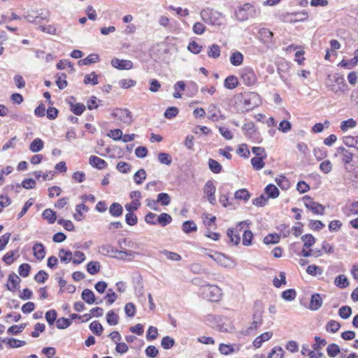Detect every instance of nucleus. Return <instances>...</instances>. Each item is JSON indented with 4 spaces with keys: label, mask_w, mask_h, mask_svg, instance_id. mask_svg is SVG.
I'll return each instance as SVG.
<instances>
[{
    "label": "nucleus",
    "mask_w": 358,
    "mask_h": 358,
    "mask_svg": "<svg viewBox=\"0 0 358 358\" xmlns=\"http://www.w3.org/2000/svg\"><path fill=\"white\" fill-rule=\"evenodd\" d=\"M146 178V173L144 169L138 170L134 176V179L136 184L140 185Z\"/></svg>",
    "instance_id": "4d7b16f0"
},
{
    "label": "nucleus",
    "mask_w": 358,
    "mask_h": 358,
    "mask_svg": "<svg viewBox=\"0 0 358 358\" xmlns=\"http://www.w3.org/2000/svg\"><path fill=\"white\" fill-rule=\"evenodd\" d=\"M101 265L99 262L92 261L87 265V271L91 275H95L100 271Z\"/></svg>",
    "instance_id": "a211bd4d"
},
{
    "label": "nucleus",
    "mask_w": 358,
    "mask_h": 358,
    "mask_svg": "<svg viewBox=\"0 0 358 358\" xmlns=\"http://www.w3.org/2000/svg\"><path fill=\"white\" fill-rule=\"evenodd\" d=\"M207 54L209 57L215 59L219 57L220 55V48L219 45L213 44L212 45L209 46Z\"/></svg>",
    "instance_id": "2f4dec72"
},
{
    "label": "nucleus",
    "mask_w": 358,
    "mask_h": 358,
    "mask_svg": "<svg viewBox=\"0 0 358 358\" xmlns=\"http://www.w3.org/2000/svg\"><path fill=\"white\" fill-rule=\"evenodd\" d=\"M110 213L114 217H119L123 213L122 206L118 203H113L109 208Z\"/></svg>",
    "instance_id": "412c9836"
},
{
    "label": "nucleus",
    "mask_w": 358,
    "mask_h": 358,
    "mask_svg": "<svg viewBox=\"0 0 358 358\" xmlns=\"http://www.w3.org/2000/svg\"><path fill=\"white\" fill-rule=\"evenodd\" d=\"M182 230L186 234H189L192 231H196L197 227L194 221L187 220L182 224Z\"/></svg>",
    "instance_id": "7c9ffc66"
},
{
    "label": "nucleus",
    "mask_w": 358,
    "mask_h": 358,
    "mask_svg": "<svg viewBox=\"0 0 358 358\" xmlns=\"http://www.w3.org/2000/svg\"><path fill=\"white\" fill-rule=\"evenodd\" d=\"M34 255L38 259H43L45 257V248L42 243H37L33 246Z\"/></svg>",
    "instance_id": "ddd939ff"
},
{
    "label": "nucleus",
    "mask_w": 358,
    "mask_h": 358,
    "mask_svg": "<svg viewBox=\"0 0 358 358\" xmlns=\"http://www.w3.org/2000/svg\"><path fill=\"white\" fill-rule=\"evenodd\" d=\"M111 65L119 70H129L133 67L131 61L117 58H114L111 60Z\"/></svg>",
    "instance_id": "1a4fd4ad"
},
{
    "label": "nucleus",
    "mask_w": 358,
    "mask_h": 358,
    "mask_svg": "<svg viewBox=\"0 0 358 358\" xmlns=\"http://www.w3.org/2000/svg\"><path fill=\"white\" fill-rule=\"evenodd\" d=\"M71 324V320L65 317L59 318L56 322V326L59 329H64L69 327Z\"/></svg>",
    "instance_id": "864d4df0"
},
{
    "label": "nucleus",
    "mask_w": 358,
    "mask_h": 358,
    "mask_svg": "<svg viewBox=\"0 0 358 358\" xmlns=\"http://www.w3.org/2000/svg\"><path fill=\"white\" fill-rule=\"evenodd\" d=\"M341 328V324L335 320H330L326 326L327 331L331 333H336Z\"/></svg>",
    "instance_id": "a19ab883"
},
{
    "label": "nucleus",
    "mask_w": 358,
    "mask_h": 358,
    "mask_svg": "<svg viewBox=\"0 0 358 358\" xmlns=\"http://www.w3.org/2000/svg\"><path fill=\"white\" fill-rule=\"evenodd\" d=\"M45 319L50 325H52L57 319V313L55 310H50L46 312Z\"/></svg>",
    "instance_id": "338daca9"
},
{
    "label": "nucleus",
    "mask_w": 358,
    "mask_h": 358,
    "mask_svg": "<svg viewBox=\"0 0 358 358\" xmlns=\"http://www.w3.org/2000/svg\"><path fill=\"white\" fill-rule=\"evenodd\" d=\"M266 157H255L251 159V164L253 166V168L256 170H260L263 169L264 166V159H266Z\"/></svg>",
    "instance_id": "72a5a7b5"
},
{
    "label": "nucleus",
    "mask_w": 358,
    "mask_h": 358,
    "mask_svg": "<svg viewBox=\"0 0 358 358\" xmlns=\"http://www.w3.org/2000/svg\"><path fill=\"white\" fill-rule=\"evenodd\" d=\"M296 296V292L294 289H289L282 292L281 296L286 301H293Z\"/></svg>",
    "instance_id": "37998d69"
},
{
    "label": "nucleus",
    "mask_w": 358,
    "mask_h": 358,
    "mask_svg": "<svg viewBox=\"0 0 358 358\" xmlns=\"http://www.w3.org/2000/svg\"><path fill=\"white\" fill-rule=\"evenodd\" d=\"M111 115L127 125H130L133 122L131 113L127 108H117L112 113Z\"/></svg>",
    "instance_id": "39448f33"
},
{
    "label": "nucleus",
    "mask_w": 358,
    "mask_h": 358,
    "mask_svg": "<svg viewBox=\"0 0 358 358\" xmlns=\"http://www.w3.org/2000/svg\"><path fill=\"white\" fill-rule=\"evenodd\" d=\"M224 87L227 89H234L238 85V79L234 76H228L224 80Z\"/></svg>",
    "instance_id": "393cba45"
},
{
    "label": "nucleus",
    "mask_w": 358,
    "mask_h": 358,
    "mask_svg": "<svg viewBox=\"0 0 358 358\" xmlns=\"http://www.w3.org/2000/svg\"><path fill=\"white\" fill-rule=\"evenodd\" d=\"M83 82L86 85L91 84L92 85H96L99 83L98 76L95 72H92L85 76Z\"/></svg>",
    "instance_id": "473e14b6"
},
{
    "label": "nucleus",
    "mask_w": 358,
    "mask_h": 358,
    "mask_svg": "<svg viewBox=\"0 0 358 358\" xmlns=\"http://www.w3.org/2000/svg\"><path fill=\"white\" fill-rule=\"evenodd\" d=\"M227 236L230 239V242L234 245H237L240 243V236L238 234H234L233 229H229L227 230Z\"/></svg>",
    "instance_id": "6e6d98bb"
},
{
    "label": "nucleus",
    "mask_w": 358,
    "mask_h": 358,
    "mask_svg": "<svg viewBox=\"0 0 358 358\" xmlns=\"http://www.w3.org/2000/svg\"><path fill=\"white\" fill-rule=\"evenodd\" d=\"M273 36V32L266 28H262L259 30V38L264 44L268 45L272 43Z\"/></svg>",
    "instance_id": "9d476101"
},
{
    "label": "nucleus",
    "mask_w": 358,
    "mask_h": 358,
    "mask_svg": "<svg viewBox=\"0 0 358 358\" xmlns=\"http://www.w3.org/2000/svg\"><path fill=\"white\" fill-rule=\"evenodd\" d=\"M36 185V182L32 178H27L24 179L22 184H16V187L18 188H20L21 187H24V189H33Z\"/></svg>",
    "instance_id": "49530a36"
},
{
    "label": "nucleus",
    "mask_w": 358,
    "mask_h": 358,
    "mask_svg": "<svg viewBox=\"0 0 358 358\" xmlns=\"http://www.w3.org/2000/svg\"><path fill=\"white\" fill-rule=\"evenodd\" d=\"M298 15H299V13H292V14H289V13H285V14H282L280 15V20L285 22H295V21H297V20H302L305 18L307 17V14L305 13H301V15H303L300 19L299 18H296V17H296Z\"/></svg>",
    "instance_id": "f8f14e48"
},
{
    "label": "nucleus",
    "mask_w": 358,
    "mask_h": 358,
    "mask_svg": "<svg viewBox=\"0 0 358 358\" xmlns=\"http://www.w3.org/2000/svg\"><path fill=\"white\" fill-rule=\"evenodd\" d=\"M352 314V308L348 306H343L338 310L339 316L344 319H348Z\"/></svg>",
    "instance_id": "ea45409f"
},
{
    "label": "nucleus",
    "mask_w": 358,
    "mask_h": 358,
    "mask_svg": "<svg viewBox=\"0 0 358 358\" xmlns=\"http://www.w3.org/2000/svg\"><path fill=\"white\" fill-rule=\"evenodd\" d=\"M284 351L281 347L275 346L268 354V358H282Z\"/></svg>",
    "instance_id": "c03bdc74"
},
{
    "label": "nucleus",
    "mask_w": 358,
    "mask_h": 358,
    "mask_svg": "<svg viewBox=\"0 0 358 358\" xmlns=\"http://www.w3.org/2000/svg\"><path fill=\"white\" fill-rule=\"evenodd\" d=\"M343 141L346 146L355 148L358 150V136L356 137L351 136H345Z\"/></svg>",
    "instance_id": "aec40b11"
},
{
    "label": "nucleus",
    "mask_w": 358,
    "mask_h": 358,
    "mask_svg": "<svg viewBox=\"0 0 358 358\" xmlns=\"http://www.w3.org/2000/svg\"><path fill=\"white\" fill-rule=\"evenodd\" d=\"M43 141L39 138H35L29 145V150L32 152H38L43 148Z\"/></svg>",
    "instance_id": "6ab92c4d"
},
{
    "label": "nucleus",
    "mask_w": 358,
    "mask_h": 358,
    "mask_svg": "<svg viewBox=\"0 0 358 358\" xmlns=\"http://www.w3.org/2000/svg\"><path fill=\"white\" fill-rule=\"evenodd\" d=\"M234 198L238 200L248 201L250 198V194L245 189L237 190L234 194Z\"/></svg>",
    "instance_id": "cd10ccee"
},
{
    "label": "nucleus",
    "mask_w": 358,
    "mask_h": 358,
    "mask_svg": "<svg viewBox=\"0 0 358 358\" xmlns=\"http://www.w3.org/2000/svg\"><path fill=\"white\" fill-rule=\"evenodd\" d=\"M216 188L212 180H208L204 185L203 192L208 196L215 194Z\"/></svg>",
    "instance_id": "8fccbe9b"
},
{
    "label": "nucleus",
    "mask_w": 358,
    "mask_h": 358,
    "mask_svg": "<svg viewBox=\"0 0 358 358\" xmlns=\"http://www.w3.org/2000/svg\"><path fill=\"white\" fill-rule=\"evenodd\" d=\"M201 17L203 21L212 25H220V13L213 9L206 8L201 11Z\"/></svg>",
    "instance_id": "7ed1b4c3"
},
{
    "label": "nucleus",
    "mask_w": 358,
    "mask_h": 358,
    "mask_svg": "<svg viewBox=\"0 0 358 358\" xmlns=\"http://www.w3.org/2000/svg\"><path fill=\"white\" fill-rule=\"evenodd\" d=\"M280 241V236L277 234H270L266 236L264 238V243L266 245L275 244L278 243Z\"/></svg>",
    "instance_id": "bf43d9fd"
},
{
    "label": "nucleus",
    "mask_w": 358,
    "mask_h": 358,
    "mask_svg": "<svg viewBox=\"0 0 358 358\" xmlns=\"http://www.w3.org/2000/svg\"><path fill=\"white\" fill-rule=\"evenodd\" d=\"M108 136L115 141H120L122 138V131L120 129L110 130L108 134Z\"/></svg>",
    "instance_id": "0e129e2a"
},
{
    "label": "nucleus",
    "mask_w": 358,
    "mask_h": 358,
    "mask_svg": "<svg viewBox=\"0 0 358 358\" xmlns=\"http://www.w3.org/2000/svg\"><path fill=\"white\" fill-rule=\"evenodd\" d=\"M357 64L356 60L354 58L351 59H343L338 66L343 67L346 69H351Z\"/></svg>",
    "instance_id": "603ef678"
},
{
    "label": "nucleus",
    "mask_w": 358,
    "mask_h": 358,
    "mask_svg": "<svg viewBox=\"0 0 358 358\" xmlns=\"http://www.w3.org/2000/svg\"><path fill=\"white\" fill-rule=\"evenodd\" d=\"M73 254L69 250H66L64 249H60L59 252V257L62 262L66 263H69L71 261L73 262L72 258Z\"/></svg>",
    "instance_id": "a878e982"
},
{
    "label": "nucleus",
    "mask_w": 358,
    "mask_h": 358,
    "mask_svg": "<svg viewBox=\"0 0 358 358\" xmlns=\"http://www.w3.org/2000/svg\"><path fill=\"white\" fill-rule=\"evenodd\" d=\"M214 261L222 266H227V258L220 252H215L214 254Z\"/></svg>",
    "instance_id": "5fc2aeb1"
},
{
    "label": "nucleus",
    "mask_w": 358,
    "mask_h": 358,
    "mask_svg": "<svg viewBox=\"0 0 358 358\" xmlns=\"http://www.w3.org/2000/svg\"><path fill=\"white\" fill-rule=\"evenodd\" d=\"M8 281L12 284L10 287L8 284L6 285L7 289L10 291L14 292L17 289V285L20 284V278L14 273L8 275Z\"/></svg>",
    "instance_id": "4468645a"
},
{
    "label": "nucleus",
    "mask_w": 358,
    "mask_h": 358,
    "mask_svg": "<svg viewBox=\"0 0 358 358\" xmlns=\"http://www.w3.org/2000/svg\"><path fill=\"white\" fill-rule=\"evenodd\" d=\"M208 166L210 171L214 173H220L222 169L221 164L213 159H209Z\"/></svg>",
    "instance_id": "f704fd0d"
},
{
    "label": "nucleus",
    "mask_w": 358,
    "mask_h": 358,
    "mask_svg": "<svg viewBox=\"0 0 358 358\" xmlns=\"http://www.w3.org/2000/svg\"><path fill=\"white\" fill-rule=\"evenodd\" d=\"M82 299L88 304L95 302V296L93 292L89 289H85L81 294Z\"/></svg>",
    "instance_id": "dca6fc26"
},
{
    "label": "nucleus",
    "mask_w": 358,
    "mask_h": 358,
    "mask_svg": "<svg viewBox=\"0 0 358 358\" xmlns=\"http://www.w3.org/2000/svg\"><path fill=\"white\" fill-rule=\"evenodd\" d=\"M157 220L162 227H165L171 222L172 217L168 213H163L157 217Z\"/></svg>",
    "instance_id": "bb28decb"
},
{
    "label": "nucleus",
    "mask_w": 358,
    "mask_h": 358,
    "mask_svg": "<svg viewBox=\"0 0 358 358\" xmlns=\"http://www.w3.org/2000/svg\"><path fill=\"white\" fill-rule=\"evenodd\" d=\"M230 62L235 66L241 65L243 62V55L238 51H235L230 56Z\"/></svg>",
    "instance_id": "2eb2a0df"
},
{
    "label": "nucleus",
    "mask_w": 358,
    "mask_h": 358,
    "mask_svg": "<svg viewBox=\"0 0 358 358\" xmlns=\"http://www.w3.org/2000/svg\"><path fill=\"white\" fill-rule=\"evenodd\" d=\"M99 60V55L96 54H92L87 56L84 59H81L78 62L80 65H89L92 63H95Z\"/></svg>",
    "instance_id": "c9c22d12"
},
{
    "label": "nucleus",
    "mask_w": 358,
    "mask_h": 358,
    "mask_svg": "<svg viewBox=\"0 0 358 358\" xmlns=\"http://www.w3.org/2000/svg\"><path fill=\"white\" fill-rule=\"evenodd\" d=\"M241 78L243 83L248 86L255 85L257 80L255 72L250 68H245L242 70Z\"/></svg>",
    "instance_id": "423d86ee"
},
{
    "label": "nucleus",
    "mask_w": 358,
    "mask_h": 358,
    "mask_svg": "<svg viewBox=\"0 0 358 358\" xmlns=\"http://www.w3.org/2000/svg\"><path fill=\"white\" fill-rule=\"evenodd\" d=\"M133 203L136 205L134 207H131V204L125 205V208L128 211V213L125 215V220L129 226H134L137 223V217L134 214L133 211L136 210L141 206L138 200H134Z\"/></svg>",
    "instance_id": "20e7f679"
},
{
    "label": "nucleus",
    "mask_w": 358,
    "mask_h": 358,
    "mask_svg": "<svg viewBox=\"0 0 358 358\" xmlns=\"http://www.w3.org/2000/svg\"><path fill=\"white\" fill-rule=\"evenodd\" d=\"M90 329L96 335H101L103 328L98 321H94L90 324Z\"/></svg>",
    "instance_id": "58836bf2"
},
{
    "label": "nucleus",
    "mask_w": 358,
    "mask_h": 358,
    "mask_svg": "<svg viewBox=\"0 0 358 358\" xmlns=\"http://www.w3.org/2000/svg\"><path fill=\"white\" fill-rule=\"evenodd\" d=\"M257 98V94L253 93L250 95L249 99H245L244 100V105H245V109L247 110H252L257 106V103H252V101Z\"/></svg>",
    "instance_id": "de8ad7c7"
},
{
    "label": "nucleus",
    "mask_w": 358,
    "mask_h": 358,
    "mask_svg": "<svg viewBox=\"0 0 358 358\" xmlns=\"http://www.w3.org/2000/svg\"><path fill=\"white\" fill-rule=\"evenodd\" d=\"M219 350L221 354L224 355H228L235 352V349L232 345H227L224 343H221L220 345Z\"/></svg>",
    "instance_id": "3c124183"
},
{
    "label": "nucleus",
    "mask_w": 358,
    "mask_h": 358,
    "mask_svg": "<svg viewBox=\"0 0 358 358\" xmlns=\"http://www.w3.org/2000/svg\"><path fill=\"white\" fill-rule=\"evenodd\" d=\"M66 76L65 73H62L61 75H57V78L56 80V84L59 89L63 90L67 86V81L66 80Z\"/></svg>",
    "instance_id": "052dcab7"
},
{
    "label": "nucleus",
    "mask_w": 358,
    "mask_h": 358,
    "mask_svg": "<svg viewBox=\"0 0 358 358\" xmlns=\"http://www.w3.org/2000/svg\"><path fill=\"white\" fill-rule=\"evenodd\" d=\"M7 344L10 348H20L26 344L24 341H20L13 338H9L7 341Z\"/></svg>",
    "instance_id": "680f3d73"
},
{
    "label": "nucleus",
    "mask_w": 358,
    "mask_h": 358,
    "mask_svg": "<svg viewBox=\"0 0 358 358\" xmlns=\"http://www.w3.org/2000/svg\"><path fill=\"white\" fill-rule=\"evenodd\" d=\"M74 258L73 259V263L75 264H79L85 260V255L80 251H76L73 254Z\"/></svg>",
    "instance_id": "774afa93"
},
{
    "label": "nucleus",
    "mask_w": 358,
    "mask_h": 358,
    "mask_svg": "<svg viewBox=\"0 0 358 358\" xmlns=\"http://www.w3.org/2000/svg\"><path fill=\"white\" fill-rule=\"evenodd\" d=\"M160 253L162 255H164L169 260L176 261V262L181 260V256L176 252L164 250L160 251Z\"/></svg>",
    "instance_id": "e433bc0d"
},
{
    "label": "nucleus",
    "mask_w": 358,
    "mask_h": 358,
    "mask_svg": "<svg viewBox=\"0 0 358 358\" xmlns=\"http://www.w3.org/2000/svg\"><path fill=\"white\" fill-rule=\"evenodd\" d=\"M106 321L109 325L114 326L118 324L119 317L113 310H110L106 315Z\"/></svg>",
    "instance_id": "c756f323"
},
{
    "label": "nucleus",
    "mask_w": 358,
    "mask_h": 358,
    "mask_svg": "<svg viewBox=\"0 0 358 358\" xmlns=\"http://www.w3.org/2000/svg\"><path fill=\"white\" fill-rule=\"evenodd\" d=\"M71 110L76 115H80L85 110V106L83 103H78L73 104L70 103Z\"/></svg>",
    "instance_id": "4c0bfd02"
},
{
    "label": "nucleus",
    "mask_w": 358,
    "mask_h": 358,
    "mask_svg": "<svg viewBox=\"0 0 358 358\" xmlns=\"http://www.w3.org/2000/svg\"><path fill=\"white\" fill-rule=\"evenodd\" d=\"M157 201L161 203L162 206H168L171 202V198L166 193H160L157 195Z\"/></svg>",
    "instance_id": "13d9d810"
},
{
    "label": "nucleus",
    "mask_w": 358,
    "mask_h": 358,
    "mask_svg": "<svg viewBox=\"0 0 358 358\" xmlns=\"http://www.w3.org/2000/svg\"><path fill=\"white\" fill-rule=\"evenodd\" d=\"M90 164L99 170L104 169L107 166V162L96 156H91L89 160Z\"/></svg>",
    "instance_id": "9b49d317"
},
{
    "label": "nucleus",
    "mask_w": 358,
    "mask_h": 358,
    "mask_svg": "<svg viewBox=\"0 0 358 358\" xmlns=\"http://www.w3.org/2000/svg\"><path fill=\"white\" fill-rule=\"evenodd\" d=\"M43 219L47 220L50 224H52L56 220L55 212L52 210L48 208L45 209L42 214Z\"/></svg>",
    "instance_id": "c85d7f7f"
},
{
    "label": "nucleus",
    "mask_w": 358,
    "mask_h": 358,
    "mask_svg": "<svg viewBox=\"0 0 358 358\" xmlns=\"http://www.w3.org/2000/svg\"><path fill=\"white\" fill-rule=\"evenodd\" d=\"M357 125V122L353 118H349L347 120H344L341 123V129L343 131H346L349 129H353Z\"/></svg>",
    "instance_id": "5701e85b"
},
{
    "label": "nucleus",
    "mask_w": 358,
    "mask_h": 358,
    "mask_svg": "<svg viewBox=\"0 0 358 358\" xmlns=\"http://www.w3.org/2000/svg\"><path fill=\"white\" fill-rule=\"evenodd\" d=\"M124 311L126 315L129 317H132L135 315L136 313V307L133 303H127L124 306Z\"/></svg>",
    "instance_id": "69168bd1"
},
{
    "label": "nucleus",
    "mask_w": 358,
    "mask_h": 358,
    "mask_svg": "<svg viewBox=\"0 0 358 358\" xmlns=\"http://www.w3.org/2000/svg\"><path fill=\"white\" fill-rule=\"evenodd\" d=\"M326 83L329 89L335 94L343 93L348 90L344 76L340 73L329 74Z\"/></svg>",
    "instance_id": "f257e3e1"
},
{
    "label": "nucleus",
    "mask_w": 358,
    "mask_h": 358,
    "mask_svg": "<svg viewBox=\"0 0 358 358\" xmlns=\"http://www.w3.org/2000/svg\"><path fill=\"white\" fill-rule=\"evenodd\" d=\"M279 277L280 279H278V278H275L273 280V285L275 287H280L281 285H285L286 284V276L285 272H280L279 274Z\"/></svg>",
    "instance_id": "e2e57ef3"
},
{
    "label": "nucleus",
    "mask_w": 358,
    "mask_h": 358,
    "mask_svg": "<svg viewBox=\"0 0 358 358\" xmlns=\"http://www.w3.org/2000/svg\"><path fill=\"white\" fill-rule=\"evenodd\" d=\"M157 158L162 164L170 165L172 162L171 157L168 153L160 152L158 154Z\"/></svg>",
    "instance_id": "09e8293b"
},
{
    "label": "nucleus",
    "mask_w": 358,
    "mask_h": 358,
    "mask_svg": "<svg viewBox=\"0 0 358 358\" xmlns=\"http://www.w3.org/2000/svg\"><path fill=\"white\" fill-rule=\"evenodd\" d=\"M335 285L341 289L345 288L349 286V282L347 277L344 275H338L334 280Z\"/></svg>",
    "instance_id": "b1692460"
},
{
    "label": "nucleus",
    "mask_w": 358,
    "mask_h": 358,
    "mask_svg": "<svg viewBox=\"0 0 358 358\" xmlns=\"http://www.w3.org/2000/svg\"><path fill=\"white\" fill-rule=\"evenodd\" d=\"M301 240L304 243L303 248L301 250L302 256H310L312 251L310 247L313 245V236L311 234H306L301 237Z\"/></svg>",
    "instance_id": "0eeeda50"
},
{
    "label": "nucleus",
    "mask_w": 358,
    "mask_h": 358,
    "mask_svg": "<svg viewBox=\"0 0 358 358\" xmlns=\"http://www.w3.org/2000/svg\"><path fill=\"white\" fill-rule=\"evenodd\" d=\"M174 344V339L168 336H164L161 341V345L165 350L171 349Z\"/></svg>",
    "instance_id": "a18cd8bd"
},
{
    "label": "nucleus",
    "mask_w": 358,
    "mask_h": 358,
    "mask_svg": "<svg viewBox=\"0 0 358 358\" xmlns=\"http://www.w3.org/2000/svg\"><path fill=\"white\" fill-rule=\"evenodd\" d=\"M203 298L210 301H219L222 296V289L217 285L207 284L202 287Z\"/></svg>",
    "instance_id": "f03ea898"
},
{
    "label": "nucleus",
    "mask_w": 358,
    "mask_h": 358,
    "mask_svg": "<svg viewBox=\"0 0 358 358\" xmlns=\"http://www.w3.org/2000/svg\"><path fill=\"white\" fill-rule=\"evenodd\" d=\"M327 355L330 357H334L337 355L339 354V352H340V347L338 345L335 344V343H331V344L328 345V347L327 348Z\"/></svg>",
    "instance_id": "79ce46f5"
},
{
    "label": "nucleus",
    "mask_w": 358,
    "mask_h": 358,
    "mask_svg": "<svg viewBox=\"0 0 358 358\" xmlns=\"http://www.w3.org/2000/svg\"><path fill=\"white\" fill-rule=\"evenodd\" d=\"M343 211L348 216L358 215V201L352 203L349 206H345L343 208Z\"/></svg>",
    "instance_id": "f3484780"
},
{
    "label": "nucleus",
    "mask_w": 358,
    "mask_h": 358,
    "mask_svg": "<svg viewBox=\"0 0 358 358\" xmlns=\"http://www.w3.org/2000/svg\"><path fill=\"white\" fill-rule=\"evenodd\" d=\"M334 155L335 157H340L342 162L345 164H348L352 162L354 154L343 147H338Z\"/></svg>",
    "instance_id": "6e6552de"
},
{
    "label": "nucleus",
    "mask_w": 358,
    "mask_h": 358,
    "mask_svg": "<svg viewBox=\"0 0 358 358\" xmlns=\"http://www.w3.org/2000/svg\"><path fill=\"white\" fill-rule=\"evenodd\" d=\"M265 192L268 194V196H267L268 199V198L275 199L279 195L278 189L274 185H272V184L268 185L265 187Z\"/></svg>",
    "instance_id": "4be33fe9"
}]
</instances>
